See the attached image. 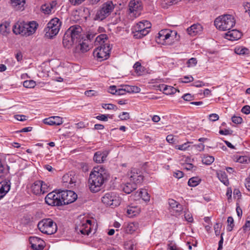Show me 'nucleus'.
Listing matches in <instances>:
<instances>
[{
	"mask_svg": "<svg viewBox=\"0 0 250 250\" xmlns=\"http://www.w3.org/2000/svg\"><path fill=\"white\" fill-rule=\"evenodd\" d=\"M228 227L227 230L228 231H231L234 227V220L231 216H229L227 220Z\"/></svg>",
	"mask_w": 250,
	"mask_h": 250,
	"instance_id": "nucleus-41",
	"label": "nucleus"
},
{
	"mask_svg": "<svg viewBox=\"0 0 250 250\" xmlns=\"http://www.w3.org/2000/svg\"><path fill=\"white\" fill-rule=\"evenodd\" d=\"M89 40L88 39H83V38L77 42L76 49L78 52L84 53L89 50Z\"/></svg>",
	"mask_w": 250,
	"mask_h": 250,
	"instance_id": "nucleus-19",
	"label": "nucleus"
},
{
	"mask_svg": "<svg viewBox=\"0 0 250 250\" xmlns=\"http://www.w3.org/2000/svg\"><path fill=\"white\" fill-rule=\"evenodd\" d=\"M112 47L109 43H104L95 48L93 54L99 61L107 60L110 56Z\"/></svg>",
	"mask_w": 250,
	"mask_h": 250,
	"instance_id": "nucleus-9",
	"label": "nucleus"
},
{
	"mask_svg": "<svg viewBox=\"0 0 250 250\" xmlns=\"http://www.w3.org/2000/svg\"><path fill=\"white\" fill-rule=\"evenodd\" d=\"M45 203L52 206H62V202L60 198V193L54 191L49 193L45 198Z\"/></svg>",
	"mask_w": 250,
	"mask_h": 250,
	"instance_id": "nucleus-15",
	"label": "nucleus"
},
{
	"mask_svg": "<svg viewBox=\"0 0 250 250\" xmlns=\"http://www.w3.org/2000/svg\"><path fill=\"white\" fill-rule=\"evenodd\" d=\"M32 249L34 250H42L44 249V242L40 238L31 236L29 238Z\"/></svg>",
	"mask_w": 250,
	"mask_h": 250,
	"instance_id": "nucleus-18",
	"label": "nucleus"
},
{
	"mask_svg": "<svg viewBox=\"0 0 250 250\" xmlns=\"http://www.w3.org/2000/svg\"><path fill=\"white\" fill-rule=\"evenodd\" d=\"M97 94V92L93 90H87L84 92V94L88 97L95 96Z\"/></svg>",
	"mask_w": 250,
	"mask_h": 250,
	"instance_id": "nucleus-59",
	"label": "nucleus"
},
{
	"mask_svg": "<svg viewBox=\"0 0 250 250\" xmlns=\"http://www.w3.org/2000/svg\"><path fill=\"white\" fill-rule=\"evenodd\" d=\"M38 227L42 233L48 235L55 233L57 230L56 224L50 218L43 219L40 221Z\"/></svg>",
	"mask_w": 250,
	"mask_h": 250,
	"instance_id": "nucleus-7",
	"label": "nucleus"
},
{
	"mask_svg": "<svg viewBox=\"0 0 250 250\" xmlns=\"http://www.w3.org/2000/svg\"><path fill=\"white\" fill-rule=\"evenodd\" d=\"M9 167L2 163L0 159V178L5 177L9 173Z\"/></svg>",
	"mask_w": 250,
	"mask_h": 250,
	"instance_id": "nucleus-28",
	"label": "nucleus"
},
{
	"mask_svg": "<svg viewBox=\"0 0 250 250\" xmlns=\"http://www.w3.org/2000/svg\"><path fill=\"white\" fill-rule=\"evenodd\" d=\"M219 118V116L218 114L215 113H212L208 116V119L210 121L215 122L217 121Z\"/></svg>",
	"mask_w": 250,
	"mask_h": 250,
	"instance_id": "nucleus-54",
	"label": "nucleus"
},
{
	"mask_svg": "<svg viewBox=\"0 0 250 250\" xmlns=\"http://www.w3.org/2000/svg\"><path fill=\"white\" fill-rule=\"evenodd\" d=\"M122 190L126 194H129L137 188V185L136 183H133L130 181H127L121 185Z\"/></svg>",
	"mask_w": 250,
	"mask_h": 250,
	"instance_id": "nucleus-24",
	"label": "nucleus"
},
{
	"mask_svg": "<svg viewBox=\"0 0 250 250\" xmlns=\"http://www.w3.org/2000/svg\"><path fill=\"white\" fill-rule=\"evenodd\" d=\"M42 193L44 194L45 192H48L50 189V184H49L48 183H46L45 181H42Z\"/></svg>",
	"mask_w": 250,
	"mask_h": 250,
	"instance_id": "nucleus-39",
	"label": "nucleus"
},
{
	"mask_svg": "<svg viewBox=\"0 0 250 250\" xmlns=\"http://www.w3.org/2000/svg\"><path fill=\"white\" fill-rule=\"evenodd\" d=\"M160 90H163L166 95L173 94L176 93L177 89L174 87L167 85L162 84L160 86Z\"/></svg>",
	"mask_w": 250,
	"mask_h": 250,
	"instance_id": "nucleus-30",
	"label": "nucleus"
},
{
	"mask_svg": "<svg viewBox=\"0 0 250 250\" xmlns=\"http://www.w3.org/2000/svg\"><path fill=\"white\" fill-rule=\"evenodd\" d=\"M57 5L56 1H52L50 2L45 3L41 7V9L43 12L45 14H49L52 12L55 11V7Z\"/></svg>",
	"mask_w": 250,
	"mask_h": 250,
	"instance_id": "nucleus-23",
	"label": "nucleus"
},
{
	"mask_svg": "<svg viewBox=\"0 0 250 250\" xmlns=\"http://www.w3.org/2000/svg\"><path fill=\"white\" fill-rule=\"evenodd\" d=\"M232 132V130H229L228 129H225V130H219V133L222 135H228L231 134Z\"/></svg>",
	"mask_w": 250,
	"mask_h": 250,
	"instance_id": "nucleus-62",
	"label": "nucleus"
},
{
	"mask_svg": "<svg viewBox=\"0 0 250 250\" xmlns=\"http://www.w3.org/2000/svg\"><path fill=\"white\" fill-rule=\"evenodd\" d=\"M10 23L7 21H5L1 24H0V33L2 35L9 32L10 31Z\"/></svg>",
	"mask_w": 250,
	"mask_h": 250,
	"instance_id": "nucleus-35",
	"label": "nucleus"
},
{
	"mask_svg": "<svg viewBox=\"0 0 250 250\" xmlns=\"http://www.w3.org/2000/svg\"><path fill=\"white\" fill-rule=\"evenodd\" d=\"M222 225L219 223H216L214 226V229L216 236H219L220 234Z\"/></svg>",
	"mask_w": 250,
	"mask_h": 250,
	"instance_id": "nucleus-49",
	"label": "nucleus"
},
{
	"mask_svg": "<svg viewBox=\"0 0 250 250\" xmlns=\"http://www.w3.org/2000/svg\"><path fill=\"white\" fill-rule=\"evenodd\" d=\"M194 78L191 76H186L181 79V82L183 83H188L193 81Z\"/></svg>",
	"mask_w": 250,
	"mask_h": 250,
	"instance_id": "nucleus-50",
	"label": "nucleus"
},
{
	"mask_svg": "<svg viewBox=\"0 0 250 250\" xmlns=\"http://www.w3.org/2000/svg\"><path fill=\"white\" fill-rule=\"evenodd\" d=\"M241 36V32L237 30H229L225 34V38L231 41L238 40Z\"/></svg>",
	"mask_w": 250,
	"mask_h": 250,
	"instance_id": "nucleus-21",
	"label": "nucleus"
},
{
	"mask_svg": "<svg viewBox=\"0 0 250 250\" xmlns=\"http://www.w3.org/2000/svg\"><path fill=\"white\" fill-rule=\"evenodd\" d=\"M140 208L137 207H128L126 209L127 215L129 217H133L139 214Z\"/></svg>",
	"mask_w": 250,
	"mask_h": 250,
	"instance_id": "nucleus-29",
	"label": "nucleus"
},
{
	"mask_svg": "<svg viewBox=\"0 0 250 250\" xmlns=\"http://www.w3.org/2000/svg\"><path fill=\"white\" fill-rule=\"evenodd\" d=\"M42 181L37 180L34 182L31 186L32 192L35 195H40L42 193Z\"/></svg>",
	"mask_w": 250,
	"mask_h": 250,
	"instance_id": "nucleus-27",
	"label": "nucleus"
},
{
	"mask_svg": "<svg viewBox=\"0 0 250 250\" xmlns=\"http://www.w3.org/2000/svg\"><path fill=\"white\" fill-rule=\"evenodd\" d=\"M102 202L106 206L113 208L120 204L119 197L114 193H107L102 198Z\"/></svg>",
	"mask_w": 250,
	"mask_h": 250,
	"instance_id": "nucleus-11",
	"label": "nucleus"
},
{
	"mask_svg": "<svg viewBox=\"0 0 250 250\" xmlns=\"http://www.w3.org/2000/svg\"><path fill=\"white\" fill-rule=\"evenodd\" d=\"M25 3V0H11V4L16 10H22Z\"/></svg>",
	"mask_w": 250,
	"mask_h": 250,
	"instance_id": "nucleus-31",
	"label": "nucleus"
},
{
	"mask_svg": "<svg viewBox=\"0 0 250 250\" xmlns=\"http://www.w3.org/2000/svg\"><path fill=\"white\" fill-rule=\"evenodd\" d=\"M62 206L74 202L77 198V195L72 190H62L60 192Z\"/></svg>",
	"mask_w": 250,
	"mask_h": 250,
	"instance_id": "nucleus-14",
	"label": "nucleus"
},
{
	"mask_svg": "<svg viewBox=\"0 0 250 250\" xmlns=\"http://www.w3.org/2000/svg\"><path fill=\"white\" fill-rule=\"evenodd\" d=\"M61 22L60 20L55 18L52 19L47 24V27L44 28L45 35L49 39L52 38L59 32Z\"/></svg>",
	"mask_w": 250,
	"mask_h": 250,
	"instance_id": "nucleus-10",
	"label": "nucleus"
},
{
	"mask_svg": "<svg viewBox=\"0 0 250 250\" xmlns=\"http://www.w3.org/2000/svg\"><path fill=\"white\" fill-rule=\"evenodd\" d=\"M168 204L173 212L176 215H180L182 213L183 210V206L179 204L178 202L172 199L168 200Z\"/></svg>",
	"mask_w": 250,
	"mask_h": 250,
	"instance_id": "nucleus-20",
	"label": "nucleus"
},
{
	"mask_svg": "<svg viewBox=\"0 0 250 250\" xmlns=\"http://www.w3.org/2000/svg\"><path fill=\"white\" fill-rule=\"evenodd\" d=\"M232 122L236 124H240L243 121L242 118L240 116H233L231 118Z\"/></svg>",
	"mask_w": 250,
	"mask_h": 250,
	"instance_id": "nucleus-51",
	"label": "nucleus"
},
{
	"mask_svg": "<svg viewBox=\"0 0 250 250\" xmlns=\"http://www.w3.org/2000/svg\"><path fill=\"white\" fill-rule=\"evenodd\" d=\"M183 167L187 170L195 171L196 170V167H194L191 163H186L183 165Z\"/></svg>",
	"mask_w": 250,
	"mask_h": 250,
	"instance_id": "nucleus-48",
	"label": "nucleus"
},
{
	"mask_svg": "<svg viewBox=\"0 0 250 250\" xmlns=\"http://www.w3.org/2000/svg\"><path fill=\"white\" fill-rule=\"evenodd\" d=\"M44 123L50 125H60L63 123L62 118L59 116H52L44 120Z\"/></svg>",
	"mask_w": 250,
	"mask_h": 250,
	"instance_id": "nucleus-22",
	"label": "nucleus"
},
{
	"mask_svg": "<svg viewBox=\"0 0 250 250\" xmlns=\"http://www.w3.org/2000/svg\"><path fill=\"white\" fill-rule=\"evenodd\" d=\"M102 107L105 109L113 110L115 111L118 109L116 105L111 104H103Z\"/></svg>",
	"mask_w": 250,
	"mask_h": 250,
	"instance_id": "nucleus-44",
	"label": "nucleus"
},
{
	"mask_svg": "<svg viewBox=\"0 0 250 250\" xmlns=\"http://www.w3.org/2000/svg\"><path fill=\"white\" fill-rule=\"evenodd\" d=\"M11 176H8L0 182V200L2 199L10 190L11 188Z\"/></svg>",
	"mask_w": 250,
	"mask_h": 250,
	"instance_id": "nucleus-17",
	"label": "nucleus"
},
{
	"mask_svg": "<svg viewBox=\"0 0 250 250\" xmlns=\"http://www.w3.org/2000/svg\"><path fill=\"white\" fill-rule=\"evenodd\" d=\"M189 144H190V142H187L182 145L176 146L175 148L180 150L185 151L187 150L188 147H189Z\"/></svg>",
	"mask_w": 250,
	"mask_h": 250,
	"instance_id": "nucleus-45",
	"label": "nucleus"
},
{
	"mask_svg": "<svg viewBox=\"0 0 250 250\" xmlns=\"http://www.w3.org/2000/svg\"><path fill=\"white\" fill-rule=\"evenodd\" d=\"M151 25V23L148 21H140L133 28L134 37L136 39H140L146 36L149 33Z\"/></svg>",
	"mask_w": 250,
	"mask_h": 250,
	"instance_id": "nucleus-8",
	"label": "nucleus"
},
{
	"mask_svg": "<svg viewBox=\"0 0 250 250\" xmlns=\"http://www.w3.org/2000/svg\"><path fill=\"white\" fill-rule=\"evenodd\" d=\"M234 52L239 55H248L250 54L248 48L242 46H238L235 47Z\"/></svg>",
	"mask_w": 250,
	"mask_h": 250,
	"instance_id": "nucleus-33",
	"label": "nucleus"
},
{
	"mask_svg": "<svg viewBox=\"0 0 250 250\" xmlns=\"http://www.w3.org/2000/svg\"><path fill=\"white\" fill-rule=\"evenodd\" d=\"M138 228L139 224L138 222H130L127 224L126 230L127 233H132L137 230Z\"/></svg>",
	"mask_w": 250,
	"mask_h": 250,
	"instance_id": "nucleus-34",
	"label": "nucleus"
},
{
	"mask_svg": "<svg viewBox=\"0 0 250 250\" xmlns=\"http://www.w3.org/2000/svg\"><path fill=\"white\" fill-rule=\"evenodd\" d=\"M242 229L245 232L250 230V216L247 218L245 224L243 226Z\"/></svg>",
	"mask_w": 250,
	"mask_h": 250,
	"instance_id": "nucleus-46",
	"label": "nucleus"
},
{
	"mask_svg": "<svg viewBox=\"0 0 250 250\" xmlns=\"http://www.w3.org/2000/svg\"><path fill=\"white\" fill-rule=\"evenodd\" d=\"M109 92L112 94L117 95V87L115 85L110 86L109 88Z\"/></svg>",
	"mask_w": 250,
	"mask_h": 250,
	"instance_id": "nucleus-61",
	"label": "nucleus"
},
{
	"mask_svg": "<svg viewBox=\"0 0 250 250\" xmlns=\"http://www.w3.org/2000/svg\"><path fill=\"white\" fill-rule=\"evenodd\" d=\"M108 152L106 151H99L96 152L94 155L93 160L97 163H102L106 160Z\"/></svg>",
	"mask_w": 250,
	"mask_h": 250,
	"instance_id": "nucleus-25",
	"label": "nucleus"
},
{
	"mask_svg": "<svg viewBox=\"0 0 250 250\" xmlns=\"http://www.w3.org/2000/svg\"><path fill=\"white\" fill-rule=\"evenodd\" d=\"M177 33L175 30L165 29L161 30L156 37V41L159 44L169 45L179 40L177 38Z\"/></svg>",
	"mask_w": 250,
	"mask_h": 250,
	"instance_id": "nucleus-4",
	"label": "nucleus"
},
{
	"mask_svg": "<svg viewBox=\"0 0 250 250\" xmlns=\"http://www.w3.org/2000/svg\"><path fill=\"white\" fill-rule=\"evenodd\" d=\"M203 28L200 24H194L187 29V32L191 36H194L197 34L200 33Z\"/></svg>",
	"mask_w": 250,
	"mask_h": 250,
	"instance_id": "nucleus-26",
	"label": "nucleus"
},
{
	"mask_svg": "<svg viewBox=\"0 0 250 250\" xmlns=\"http://www.w3.org/2000/svg\"><path fill=\"white\" fill-rule=\"evenodd\" d=\"M108 117L112 119L113 115L109 114H101L96 117V118L99 120L102 121H107Z\"/></svg>",
	"mask_w": 250,
	"mask_h": 250,
	"instance_id": "nucleus-42",
	"label": "nucleus"
},
{
	"mask_svg": "<svg viewBox=\"0 0 250 250\" xmlns=\"http://www.w3.org/2000/svg\"><path fill=\"white\" fill-rule=\"evenodd\" d=\"M115 8L112 1H107L103 3L97 9L94 19L103 21L108 17Z\"/></svg>",
	"mask_w": 250,
	"mask_h": 250,
	"instance_id": "nucleus-6",
	"label": "nucleus"
},
{
	"mask_svg": "<svg viewBox=\"0 0 250 250\" xmlns=\"http://www.w3.org/2000/svg\"><path fill=\"white\" fill-rule=\"evenodd\" d=\"M235 25V20L231 15L225 14L216 18L214 20V25L221 31L230 30Z\"/></svg>",
	"mask_w": 250,
	"mask_h": 250,
	"instance_id": "nucleus-5",
	"label": "nucleus"
},
{
	"mask_svg": "<svg viewBox=\"0 0 250 250\" xmlns=\"http://www.w3.org/2000/svg\"><path fill=\"white\" fill-rule=\"evenodd\" d=\"M129 181L136 185L140 184L143 180L144 176L142 172L138 169L132 168L128 173Z\"/></svg>",
	"mask_w": 250,
	"mask_h": 250,
	"instance_id": "nucleus-16",
	"label": "nucleus"
},
{
	"mask_svg": "<svg viewBox=\"0 0 250 250\" xmlns=\"http://www.w3.org/2000/svg\"><path fill=\"white\" fill-rule=\"evenodd\" d=\"M82 29L79 25H74L70 27L64 34L62 44L64 47L69 48L72 45L77 44L78 41L81 40Z\"/></svg>",
	"mask_w": 250,
	"mask_h": 250,
	"instance_id": "nucleus-2",
	"label": "nucleus"
},
{
	"mask_svg": "<svg viewBox=\"0 0 250 250\" xmlns=\"http://www.w3.org/2000/svg\"><path fill=\"white\" fill-rule=\"evenodd\" d=\"M107 36L106 34H101L96 38V42L99 43L100 45L104 43H109L107 41Z\"/></svg>",
	"mask_w": 250,
	"mask_h": 250,
	"instance_id": "nucleus-36",
	"label": "nucleus"
},
{
	"mask_svg": "<svg viewBox=\"0 0 250 250\" xmlns=\"http://www.w3.org/2000/svg\"><path fill=\"white\" fill-rule=\"evenodd\" d=\"M38 24L35 21L29 23L20 22L16 23L13 26V30L16 34H21L26 37L33 34L36 31Z\"/></svg>",
	"mask_w": 250,
	"mask_h": 250,
	"instance_id": "nucleus-3",
	"label": "nucleus"
},
{
	"mask_svg": "<svg viewBox=\"0 0 250 250\" xmlns=\"http://www.w3.org/2000/svg\"><path fill=\"white\" fill-rule=\"evenodd\" d=\"M201 180L198 177H193L190 178L188 181V185L191 187H195L198 185Z\"/></svg>",
	"mask_w": 250,
	"mask_h": 250,
	"instance_id": "nucleus-37",
	"label": "nucleus"
},
{
	"mask_svg": "<svg viewBox=\"0 0 250 250\" xmlns=\"http://www.w3.org/2000/svg\"><path fill=\"white\" fill-rule=\"evenodd\" d=\"M214 161V158L212 156L207 155L205 156L202 159V163L207 165L211 164Z\"/></svg>",
	"mask_w": 250,
	"mask_h": 250,
	"instance_id": "nucleus-38",
	"label": "nucleus"
},
{
	"mask_svg": "<svg viewBox=\"0 0 250 250\" xmlns=\"http://www.w3.org/2000/svg\"><path fill=\"white\" fill-rule=\"evenodd\" d=\"M185 219L189 223H191L193 221V218L192 214L188 212H185Z\"/></svg>",
	"mask_w": 250,
	"mask_h": 250,
	"instance_id": "nucleus-53",
	"label": "nucleus"
},
{
	"mask_svg": "<svg viewBox=\"0 0 250 250\" xmlns=\"http://www.w3.org/2000/svg\"><path fill=\"white\" fill-rule=\"evenodd\" d=\"M109 178V174L102 166L94 167L90 172L88 181L89 190L93 193L101 190L103 185Z\"/></svg>",
	"mask_w": 250,
	"mask_h": 250,
	"instance_id": "nucleus-1",
	"label": "nucleus"
},
{
	"mask_svg": "<svg viewBox=\"0 0 250 250\" xmlns=\"http://www.w3.org/2000/svg\"><path fill=\"white\" fill-rule=\"evenodd\" d=\"M245 12L248 13L250 17V3H247L245 7Z\"/></svg>",
	"mask_w": 250,
	"mask_h": 250,
	"instance_id": "nucleus-64",
	"label": "nucleus"
},
{
	"mask_svg": "<svg viewBox=\"0 0 250 250\" xmlns=\"http://www.w3.org/2000/svg\"><path fill=\"white\" fill-rule=\"evenodd\" d=\"M241 112L245 114H249L250 113V106L246 105L244 106L241 109Z\"/></svg>",
	"mask_w": 250,
	"mask_h": 250,
	"instance_id": "nucleus-57",
	"label": "nucleus"
},
{
	"mask_svg": "<svg viewBox=\"0 0 250 250\" xmlns=\"http://www.w3.org/2000/svg\"><path fill=\"white\" fill-rule=\"evenodd\" d=\"M217 175L220 181L225 186L229 185V181L226 173L223 171H219L217 172Z\"/></svg>",
	"mask_w": 250,
	"mask_h": 250,
	"instance_id": "nucleus-32",
	"label": "nucleus"
},
{
	"mask_svg": "<svg viewBox=\"0 0 250 250\" xmlns=\"http://www.w3.org/2000/svg\"><path fill=\"white\" fill-rule=\"evenodd\" d=\"M245 184L247 189L249 191H250V174L249 176V177L246 179V182Z\"/></svg>",
	"mask_w": 250,
	"mask_h": 250,
	"instance_id": "nucleus-63",
	"label": "nucleus"
},
{
	"mask_svg": "<svg viewBox=\"0 0 250 250\" xmlns=\"http://www.w3.org/2000/svg\"><path fill=\"white\" fill-rule=\"evenodd\" d=\"M182 98H183L184 100L187 101H191L193 100V96L190 94L189 93L184 94L182 96Z\"/></svg>",
	"mask_w": 250,
	"mask_h": 250,
	"instance_id": "nucleus-58",
	"label": "nucleus"
},
{
	"mask_svg": "<svg viewBox=\"0 0 250 250\" xmlns=\"http://www.w3.org/2000/svg\"><path fill=\"white\" fill-rule=\"evenodd\" d=\"M133 68L138 75H141L143 71V67L141 66V64L140 62H136L134 64Z\"/></svg>",
	"mask_w": 250,
	"mask_h": 250,
	"instance_id": "nucleus-40",
	"label": "nucleus"
},
{
	"mask_svg": "<svg viewBox=\"0 0 250 250\" xmlns=\"http://www.w3.org/2000/svg\"><path fill=\"white\" fill-rule=\"evenodd\" d=\"M94 221L88 219H84L76 228L77 231H80L82 234L88 235L94 227Z\"/></svg>",
	"mask_w": 250,
	"mask_h": 250,
	"instance_id": "nucleus-13",
	"label": "nucleus"
},
{
	"mask_svg": "<svg viewBox=\"0 0 250 250\" xmlns=\"http://www.w3.org/2000/svg\"><path fill=\"white\" fill-rule=\"evenodd\" d=\"M125 249L127 250H134L135 246L132 242H127L125 244Z\"/></svg>",
	"mask_w": 250,
	"mask_h": 250,
	"instance_id": "nucleus-56",
	"label": "nucleus"
},
{
	"mask_svg": "<svg viewBox=\"0 0 250 250\" xmlns=\"http://www.w3.org/2000/svg\"><path fill=\"white\" fill-rule=\"evenodd\" d=\"M129 10L134 18L139 16L143 10V4L141 0H131L129 3Z\"/></svg>",
	"mask_w": 250,
	"mask_h": 250,
	"instance_id": "nucleus-12",
	"label": "nucleus"
},
{
	"mask_svg": "<svg viewBox=\"0 0 250 250\" xmlns=\"http://www.w3.org/2000/svg\"><path fill=\"white\" fill-rule=\"evenodd\" d=\"M15 119L20 121H24L27 120V116L24 115H16L14 116Z\"/></svg>",
	"mask_w": 250,
	"mask_h": 250,
	"instance_id": "nucleus-55",
	"label": "nucleus"
},
{
	"mask_svg": "<svg viewBox=\"0 0 250 250\" xmlns=\"http://www.w3.org/2000/svg\"><path fill=\"white\" fill-rule=\"evenodd\" d=\"M119 118L121 120H126L129 118V114L128 112H123L119 115Z\"/></svg>",
	"mask_w": 250,
	"mask_h": 250,
	"instance_id": "nucleus-52",
	"label": "nucleus"
},
{
	"mask_svg": "<svg viewBox=\"0 0 250 250\" xmlns=\"http://www.w3.org/2000/svg\"><path fill=\"white\" fill-rule=\"evenodd\" d=\"M23 85L26 88H33L36 85L35 82L33 80L25 81L23 83Z\"/></svg>",
	"mask_w": 250,
	"mask_h": 250,
	"instance_id": "nucleus-43",
	"label": "nucleus"
},
{
	"mask_svg": "<svg viewBox=\"0 0 250 250\" xmlns=\"http://www.w3.org/2000/svg\"><path fill=\"white\" fill-rule=\"evenodd\" d=\"M85 0H69V2L73 5H79Z\"/></svg>",
	"mask_w": 250,
	"mask_h": 250,
	"instance_id": "nucleus-60",
	"label": "nucleus"
},
{
	"mask_svg": "<svg viewBox=\"0 0 250 250\" xmlns=\"http://www.w3.org/2000/svg\"><path fill=\"white\" fill-rule=\"evenodd\" d=\"M197 63V61L196 59L195 58H191L188 60L187 62V64L188 67H192L195 66Z\"/></svg>",
	"mask_w": 250,
	"mask_h": 250,
	"instance_id": "nucleus-47",
	"label": "nucleus"
}]
</instances>
